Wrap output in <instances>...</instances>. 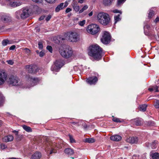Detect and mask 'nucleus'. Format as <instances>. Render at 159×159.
I'll return each instance as SVG.
<instances>
[{
  "label": "nucleus",
  "instance_id": "obj_7",
  "mask_svg": "<svg viewBox=\"0 0 159 159\" xmlns=\"http://www.w3.org/2000/svg\"><path fill=\"white\" fill-rule=\"evenodd\" d=\"M9 82L13 86L20 85L22 83L20 82L19 79L16 76L11 75L9 79Z\"/></svg>",
  "mask_w": 159,
  "mask_h": 159
},
{
  "label": "nucleus",
  "instance_id": "obj_11",
  "mask_svg": "<svg viewBox=\"0 0 159 159\" xmlns=\"http://www.w3.org/2000/svg\"><path fill=\"white\" fill-rule=\"evenodd\" d=\"M7 75L4 72L0 71V85L2 84L6 80Z\"/></svg>",
  "mask_w": 159,
  "mask_h": 159
},
{
  "label": "nucleus",
  "instance_id": "obj_3",
  "mask_svg": "<svg viewBox=\"0 0 159 159\" xmlns=\"http://www.w3.org/2000/svg\"><path fill=\"white\" fill-rule=\"evenodd\" d=\"M59 52L61 55L65 58H69L73 55L71 48L67 46H65L62 49H60Z\"/></svg>",
  "mask_w": 159,
  "mask_h": 159
},
{
  "label": "nucleus",
  "instance_id": "obj_20",
  "mask_svg": "<svg viewBox=\"0 0 159 159\" xmlns=\"http://www.w3.org/2000/svg\"><path fill=\"white\" fill-rule=\"evenodd\" d=\"M3 139L4 142H8L12 141L13 139V137L12 135H9L4 137Z\"/></svg>",
  "mask_w": 159,
  "mask_h": 159
},
{
  "label": "nucleus",
  "instance_id": "obj_58",
  "mask_svg": "<svg viewBox=\"0 0 159 159\" xmlns=\"http://www.w3.org/2000/svg\"><path fill=\"white\" fill-rule=\"evenodd\" d=\"M155 21L156 22H157L159 21V17H157L155 19Z\"/></svg>",
  "mask_w": 159,
  "mask_h": 159
},
{
  "label": "nucleus",
  "instance_id": "obj_46",
  "mask_svg": "<svg viewBox=\"0 0 159 159\" xmlns=\"http://www.w3.org/2000/svg\"><path fill=\"white\" fill-rule=\"evenodd\" d=\"M47 49L50 52H52V47L50 46H48L47 47Z\"/></svg>",
  "mask_w": 159,
  "mask_h": 159
},
{
  "label": "nucleus",
  "instance_id": "obj_37",
  "mask_svg": "<svg viewBox=\"0 0 159 159\" xmlns=\"http://www.w3.org/2000/svg\"><path fill=\"white\" fill-rule=\"evenodd\" d=\"M73 8L76 11H78L79 10V7L76 5L74 4L73 6Z\"/></svg>",
  "mask_w": 159,
  "mask_h": 159
},
{
  "label": "nucleus",
  "instance_id": "obj_38",
  "mask_svg": "<svg viewBox=\"0 0 159 159\" xmlns=\"http://www.w3.org/2000/svg\"><path fill=\"white\" fill-rule=\"evenodd\" d=\"M150 28V25H148V24H147L146 25H145V26H144V33H145V35H148V34L147 33H146L145 32V29L146 28L148 29H149V28Z\"/></svg>",
  "mask_w": 159,
  "mask_h": 159
},
{
  "label": "nucleus",
  "instance_id": "obj_54",
  "mask_svg": "<svg viewBox=\"0 0 159 159\" xmlns=\"http://www.w3.org/2000/svg\"><path fill=\"white\" fill-rule=\"evenodd\" d=\"M61 3L63 4V6H64V8L68 6V3L66 2H65V3Z\"/></svg>",
  "mask_w": 159,
  "mask_h": 159
},
{
  "label": "nucleus",
  "instance_id": "obj_47",
  "mask_svg": "<svg viewBox=\"0 0 159 159\" xmlns=\"http://www.w3.org/2000/svg\"><path fill=\"white\" fill-rule=\"evenodd\" d=\"M24 50L25 53H27L28 55L30 54V51L29 49L25 48Z\"/></svg>",
  "mask_w": 159,
  "mask_h": 159
},
{
  "label": "nucleus",
  "instance_id": "obj_52",
  "mask_svg": "<svg viewBox=\"0 0 159 159\" xmlns=\"http://www.w3.org/2000/svg\"><path fill=\"white\" fill-rule=\"evenodd\" d=\"M15 48L16 46L14 45H13L10 47L9 49L10 50H13L15 49Z\"/></svg>",
  "mask_w": 159,
  "mask_h": 159
},
{
  "label": "nucleus",
  "instance_id": "obj_61",
  "mask_svg": "<svg viewBox=\"0 0 159 159\" xmlns=\"http://www.w3.org/2000/svg\"><path fill=\"white\" fill-rule=\"evenodd\" d=\"M84 0H79L78 2L80 3H82L83 2Z\"/></svg>",
  "mask_w": 159,
  "mask_h": 159
},
{
  "label": "nucleus",
  "instance_id": "obj_60",
  "mask_svg": "<svg viewBox=\"0 0 159 159\" xmlns=\"http://www.w3.org/2000/svg\"><path fill=\"white\" fill-rule=\"evenodd\" d=\"M150 145V144L148 143H145L146 146L148 147H149Z\"/></svg>",
  "mask_w": 159,
  "mask_h": 159
},
{
  "label": "nucleus",
  "instance_id": "obj_56",
  "mask_svg": "<svg viewBox=\"0 0 159 159\" xmlns=\"http://www.w3.org/2000/svg\"><path fill=\"white\" fill-rule=\"evenodd\" d=\"M45 17V16H41V17H40L39 18V20H43L44 19Z\"/></svg>",
  "mask_w": 159,
  "mask_h": 159
},
{
  "label": "nucleus",
  "instance_id": "obj_44",
  "mask_svg": "<svg viewBox=\"0 0 159 159\" xmlns=\"http://www.w3.org/2000/svg\"><path fill=\"white\" fill-rule=\"evenodd\" d=\"M47 2L50 3L52 4L54 3L56 0H45Z\"/></svg>",
  "mask_w": 159,
  "mask_h": 159
},
{
  "label": "nucleus",
  "instance_id": "obj_55",
  "mask_svg": "<svg viewBox=\"0 0 159 159\" xmlns=\"http://www.w3.org/2000/svg\"><path fill=\"white\" fill-rule=\"evenodd\" d=\"M71 10V9L70 8H67L66 10V12L67 13L69 12Z\"/></svg>",
  "mask_w": 159,
  "mask_h": 159
},
{
  "label": "nucleus",
  "instance_id": "obj_40",
  "mask_svg": "<svg viewBox=\"0 0 159 159\" xmlns=\"http://www.w3.org/2000/svg\"><path fill=\"white\" fill-rule=\"evenodd\" d=\"M69 137L70 141L71 143H74L75 142V140L73 139L72 135L69 134Z\"/></svg>",
  "mask_w": 159,
  "mask_h": 159
},
{
  "label": "nucleus",
  "instance_id": "obj_63",
  "mask_svg": "<svg viewBox=\"0 0 159 159\" xmlns=\"http://www.w3.org/2000/svg\"><path fill=\"white\" fill-rule=\"evenodd\" d=\"M84 10H83V9L82 8L81 9L80 11H79V13H81Z\"/></svg>",
  "mask_w": 159,
  "mask_h": 159
},
{
  "label": "nucleus",
  "instance_id": "obj_15",
  "mask_svg": "<svg viewBox=\"0 0 159 159\" xmlns=\"http://www.w3.org/2000/svg\"><path fill=\"white\" fill-rule=\"evenodd\" d=\"M132 124L136 126H140L142 124V119L140 118H136L131 120Z\"/></svg>",
  "mask_w": 159,
  "mask_h": 159
},
{
  "label": "nucleus",
  "instance_id": "obj_4",
  "mask_svg": "<svg viewBox=\"0 0 159 159\" xmlns=\"http://www.w3.org/2000/svg\"><path fill=\"white\" fill-rule=\"evenodd\" d=\"M100 28L99 26L96 24H92L88 26L87 31L89 33L94 35L99 32Z\"/></svg>",
  "mask_w": 159,
  "mask_h": 159
},
{
  "label": "nucleus",
  "instance_id": "obj_22",
  "mask_svg": "<svg viewBox=\"0 0 159 159\" xmlns=\"http://www.w3.org/2000/svg\"><path fill=\"white\" fill-rule=\"evenodd\" d=\"M21 4L22 2L18 1L11 2L9 3V5L13 7H16L19 6Z\"/></svg>",
  "mask_w": 159,
  "mask_h": 159
},
{
  "label": "nucleus",
  "instance_id": "obj_16",
  "mask_svg": "<svg viewBox=\"0 0 159 159\" xmlns=\"http://www.w3.org/2000/svg\"><path fill=\"white\" fill-rule=\"evenodd\" d=\"M150 156L151 159H159V153L156 152L154 151L150 152Z\"/></svg>",
  "mask_w": 159,
  "mask_h": 159
},
{
  "label": "nucleus",
  "instance_id": "obj_5",
  "mask_svg": "<svg viewBox=\"0 0 159 159\" xmlns=\"http://www.w3.org/2000/svg\"><path fill=\"white\" fill-rule=\"evenodd\" d=\"M64 65V62L61 60H56L51 68L52 71L58 72L60 68Z\"/></svg>",
  "mask_w": 159,
  "mask_h": 159
},
{
  "label": "nucleus",
  "instance_id": "obj_35",
  "mask_svg": "<svg viewBox=\"0 0 159 159\" xmlns=\"http://www.w3.org/2000/svg\"><path fill=\"white\" fill-rule=\"evenodd\" d=\"M4 100V98L2 94L0 92V106L2 105Z\"/></svg>",
  "mask_w": 159,
  "mask_h": 159
},
{
  "label": "nucleus",
  "instance_id": "obj_19",
  "mask_svg": "<svg viewBox=\"0 0 159 159\" xmlns=\"http://www.w3.org/2000/svg\"><path fill=\"white\" fill-rule=\"evenodd\" d=\"M29 80L31 83L32 86H34L36 85L39 81V80L37 78H33L30 77L29 79Z\"/></svg>",
  "mask_w": 159,
  "mask_h": 159
},
{
  "label": "nucleus",
  "instance_id": "obj_14",
  "mask_svg": "<svg viewBox=\"0 0 159 159\" xmlns=\"http://www.w3.org/2000/svg\"><path fill=\"white\" fill-rule=\"evenodd\" d=\"M29 10L28 9L25 8L23 10H21V18L25 19L28 17L29 14Z\"/></svg>",
  "mask_w": 159,
  "mask_h": 159
},
{
  "label": "nucleus",
  "instance_id": "obj_24",
  "mask_svg": "<svg viewBox=\"0 0 159 159\" xmlns=\"http://www.w3.org/2000/svg\"><path fill=\"white\" fill-rule=\"evenodd\" d=\"M64 8V6L63 4L61 3L59 5H58L55 8V11L56 12H58Z\"/></svg>",
  "mask_w": 159,
  "mask_h": 159
},
{
  "label": "nucleus",
  "instance_id": "obj_1",
  "mask_svg": "<svg viewBox=\"0 0 159 159\" xmlns=\"http://www.w3.org/2000/svg\"><path fill=\"white\" fill-rule=\"evenodd\" d=\"M102 53L101 48L97 44H92L89 48V55L96 60L98 61L101 59Z\"/></svg>",
  "mask_w": 159,
  "mask_h": 159
},
{
  "label": "nucleus",
  "instance_id": "obj_57",
  "mask_svg": "<svg viewBox=\"0 0 159 159\" xmlns=\"http://www.w3.org/2000/svg\"><path fill=\"white\" fill-rule=\"evenodd\" d=\"M88 8V7L87 6L85 5L84 6V7H83L82 9H83V10H85L86 9H87Z\"/></svg>",
  "mask_w": 159,
  "mask_h": 159
},
{
  "label": "nucleus",
  "instance_id": "obj_31",
  "mask_svg": "<svg viewBox=\"0 0 159 159\" xmlns=\"http://www.w3.org/2000/svg\"><path fill=\"white\" fill-rule=\"evenodd\" d=\"M23 128L25 130L28 132H30L31 131V129L29 126L24 125L23 126Z\"/></svg>",
  "mask_w": 159,
  "mask_h": 159
},
{
  "label": "nucleus",
  "instance_id": "obj_39",
  "mask_svg": "<svg viewBox=\"0 0 159 159\" xmlns=\"http://www.w3.org/2000/svg\"><path fill=\"white\" fill-rule=\"evenodd\" d=\"M126 0H117V4L118 6H120L123 4Z\"/></svg>",
  "mask_w": 159,
  "mask_h": 159
},
{
  "label": "nucleus",
  "instance_id": "obj_33",
  "mask_svg": "<svg viewBox=\"0 0 159 159\" xmlns=\"http://www.w3.org/2000/svg\"><path fill=\"white\" fill-rule=\"evenodd\" d=\"M10 41L8 39H4L2 42V44L3 46H6L8 44H10Z\"/></svg>",
  "mask_w": 159,
  "mask_h": 159
},
{
  "label": "nucleus",
  "instance_id": "obj_64",
  "mask_svg": "<svg viewBox=\"0 0 159 159\" xmlns=\"http://www.w3.org/2000/svg\"><path fill=\"white\" fill-rule=\"evenodd\" d=\"M9 159H18V158H17L15 157H11V158H10Z\"/></svg>",
  "mask_w": 159,
  "mask_h": 159
},
{
  "label": "nucleus",
  "instance_id": "obj_36",
  "mask_svg": "<svg viewBox=\"0 0 159 159\" xmlns=\"http://www.w3.org/2000/svg\"><path fill=\"white\" fill-rule=\"evenodd\" d=\"M154 106L156 108H159V100H157L154 103Z\"/></svg>",
  "mask_w": 159,
  "mask_h": 159
},
{
  "label": "nucleus",
  "instance_id": "obj_8",
  "mask_svg": "<svg viewBox=\"0 0 159 159\" xmlns=\"http://www.w3.org/2000/svg\"><path fill=\"white\" fill-rule=\"evenodd\" d=\"M111 39V36L109 33L105 31L103 32L101 41L103 44H107L110 43Z\"/></svg>",
  "mask_w": 159,
  "mask_h": 159
},
{
  "label": "nucleus",
  "instance_id": "obj_45",
  "mask_svg": "<svg viewBox=\"0 0 159 159\" xmlns=\"http://www.w3.org/2000/svg\"><path fill=\"white\" fill-rule=\"evenodd\" d=\"M39 48V49H42L43 48V45L41 42H39L38 43Z\"/></svg>",
  "mask_w": 159,
  "mask_h": 159
},
{
  "label": "nucleus",
  "instance_id": "obj_48",
  "mask_svg": "<svg viewBox=\"0 0 159 159\" xmlns=\"http://www.w3.org/2000/svg\"><path fill=\"white\" fill-rule=\"evenodd\" d=\"M51 17H52V16L51 15H49L46 17V20L47 21H48L50 20V19L51 18Z\"/></svg>",
  "mask_w": 159,
  "mask_h": 159
},
{
  "label": "nucleus",
  "instance_id": "obj_43",
  "mask_svg": "<svg viewBox=\"0 0 159 159\" xmlns=\"http://www.w3.org/2000/svg\"><path fill=\"white\" fill-rule=\"evenodd\" d=\"M85 23V20H83L79 22V24L81 26H83L84 25Z\"/></svg>",
  "mask_w": 159,
  "mask_h": 159
},
{
  "label": "nucleus",
  "instance_id": "obj_42",
  "mask_svg": "<svg viewBox=\"0 0 159 159\" xmlns=\"http://www.w3.org/2000/svg\"><path fill=\"white\" fill-rule=\"evenodd\" d=\"M113 118L112 119V120L114 122H117V123L121 122V121L120 120V119H119L118 118H117L116 117H113Z\"/></svg>",
  "mask_w": 159,
  "mask_h": 159
},
{
  "label": "nucleus",
  "instance_id": "obj_34",
  "mask_svg": "<svg viewBox=\"0 0 159 159\" xmlns=\"http://www.w3.org/2000/svg\"><path fill=\"white\" fill-rule=\"evenodd\" d=\"M148 17L149 18H151L152 16L154 15V11L150 9L149 10Z\"/></svg>",
  "mask_w": 159,
  "mask_h": 159
},
{
  "label": "nucleus",
  "instance_id": "obj_13",
  "mask_svg": "<svg viewBox=\"0 0 159 159\" xmlns=\"http://www.w3.org/2000/svg\"><path fill=\"white\" fill-rule=\"evenodd\" d=\"M98 80V79L96 76L91 77L88 78L86 81L90 84H95Z\"/></svg>",
  "mask_w": 159,
  "mask_h": 159
},
{
  "label": "nucleus",
  "instance_id": "obj_59",
  "mask_svg": "<svg viewBox=\"0 0 159 159\" xmlns=\"http://www.w3.org/2000/svg\"><path fill=\"white\" fill-rule=\"evenodd\" d=\"M13 132L15 133V134L16 135H17L18 134V131H16V130H14L13 131Z\"/></svg>",
  "mask_w": 159,
  "mask_h": 159
},
{
  "label": "nucleus",
  "instance_id": "obj_27",
  "mask_svg": "<svg viewBox=\"0 0 159 159\" xmlns=\"http://www.w3.org/2000/svg\"><path fill=\"white\" fill-rule=\"evenodd\" d=\"M158 87L157 86L152 87L151 88H149L148 90L151 92L154 91L155 92H158Z\"/></svg>",
  "mask_w": 159,
  "mask_h": 159
},
{
  "label": "nucleus",
  "instance_id": "obj_17",
  "mask_svg": "<svg viewBox=\"0 0 159 159\" xmlns=\"http://www.w3.org/2000/svg\"><path fill=\"white\" fill-rule=\"evenodd\" d=\"M1 20L4 23H7L11 21V18L8 15H4L1 17Z\"/></svg>",
  "mask_w": 159,
  "mask_h": 159
},
{
  "label": "nucleus",
  "instance_id": "obj_50",
  "mask_svg": "<svg viewBox=\"0 0 159 159\" xmlns=\"http://www.w3.org/2000/svg\"><path fill=\"white\" fill-rule=\"evenodd\" d=\"M7 63L10 65H12L13 64L14 62L13 61L11 60H9L7 61Z\"/></svg>",
  "mask_w": 159,
  "mask_h": 159
},
{
  "label": "nucleus",
  "instance_id": "obj_9",
  "mask_svg": "<svg viewBox=\"0 0 159 159\" xmlns=\"http://www.w3.org/2000/svg\"><path fill=\"white\" fill-rule=\"evenodd\" d=\"M68 39L71 42H77L78 40V34L75 32H70L68 33Z\"/></svg>",
  "mask_w": 159,
  "mask_h": 159
},
{
  "label": "nucleus",
  "instance_id": "obj_23",
  "mask_svg": "<svg viewBox=\"0 0 159 159\" xmlns=\"http://www.w3.org/2000/svg\"><path fill=\"white\" fill-rule=\"evenodd\" d=\"M65 152L66 153L70 155L73 154L74 152L73 149L70 148H67L65 150Z\"/></svg>",
  "mask_w": 159,
  "mask_h": 159
},
{
  "label": "nucleus",
  "instance_id": "obj_41",
  "mask_svg": "<svg viewBox=\"0 0 159 159\" xmlns=\"http://www.w3.org/2000/svg\"><path fill=\"white\" fill-rule=\"evenodd\" d=\"M0 146L1 148L2 149H4L7 148V146L3 143H1Z\"/></svg>",
  "mask_w": 159,
  "mask_h": 159
},
{
  "label": "nucleus",
  "instance_id": "obj_28",
  "mask_svg": "<svg viewBox=\"0 0 159 159\" xmlns=\"http://www.w3.org/2000/svg\"><path fill=\"white\" fill-rule=\"evenodd\" d=\"M150 145L152 149H155L157 146V142L156 141H155L151 144Z\"/></svg>",
  "mask_w": 159,
  "mask_h": 159
},
{
  "label": "nucleus",
  "instance_id": "obj_49",
  "mask_svg": "<svg viewBox=\"0 0 159 159\" xmlns=\"http://www.w3.org/2000/svg\"><path fill=\"white\" fill-rule=\"evenodd\" d=\"M44 53L42 51L39 53V56L41 57H43L44 56Z\"/></svg>",
  "mask_w": 159,
  "mask_h": 159
},
{
  "label": "nucleus",
  "instance_id": "obj_32",
  "mask_svg": "<svg viewBox=\"0 0 159 159\" xmlns=\"http://www.w3.org/2000/svg\"><path fill=\"white\" fill-rule=\"evenodd\" d=\"M16 17L17 18H19L20 17L21 18V10L16 11L15 13Z\"/></svg>",
  "mask_w": 159,
  "mask_h": 159
},
{
  "label": "nucleus",
  "instance_id": "obj_18",
  "mask_svg": "<svg viewBox=\"0 0 159 159\" xmlns=\"http://www.w3.org/2000/svg\"><path fill=\"white\" fill-rule=\"evenodd\" d=\"M41 157V153L39 152H36L32 155L30 159H40Z\"/></svg>",
  "mask_w": 159,
  "mask_h": 159
},
{
  "label": "nucleus",
  "instance_id": "obj_21",
  "mask_svg": "<svg viewBox=\"0 0 159 159\" xmlns=\"http://www.w3.org/2000/svg\"><path fill=\"white\" fill-rule=\"evenodd\" d=\"M110 139L111 140L116 141H118L122 139L121 137L119 135H116L111 136Z\"/></svg>",
  "mask_w": 159,
  "mask_h": 159
},
{
  "label": "nucleus",
  "instance_id": "obj_25",
  "mask_svg": "<svg viewBox=\"0 0 159 159\" xmlns=\"http://www.w3.org/2000/svg\"><path fill=\"white\" fill-rule=\"evenodd\" d=\"M113 0H103V3L105 6H109L111 5Z\"/></svg>",
  "mask_w": 159,
  "mask_h": 159
},
{
  "label": "nucleus",
  "instance_id": "obj_30",
  "mask_svg": "<svg viewBox=\"0 0 159 159\" xmlns=\"http://www.w3.org/2000/svg\"><path fill=\"white\" fill-rule=\"evenodd\" d=\"M147 105L145 104L140 105L139 106L140 110L141 111H145L146 110Z\"/></svg>",
  "mask_w": 159,
  "mask_h": 159
},
{
  "label": "nucleus",
  "instance_id": "obj_2",
  "mask_svg": "<svg viewBox=\"0 0 159 159\" xmlns=\"http://www.w3.org/2000/svg\"><path fill=\"white\" fill-rule=\"evenodd\" d=\"M97 19L99 22L103 25H108L111 21L109 15L103 12H100L98 14Z\"/></svg>",
  "mask_w": 159,
  "mask_h": 159
},
{
  "label": "nucleus",
  "instance_id": "obj_51",
  "mask_svg": "<svg viewBox=\"0 0 159 159\" xmlns=\"http://www.w3.org/2000/svg\"><path fill=\"white\" fill-rule=\"evenodd\" d=\"M112 11V12H113L114 13H120V14H121V13L120 12V11H119V10H117V9L113 10Z\"/></svg>",
  "mask_w": 159,
  "mask_h": 159
},
{
  "label": "nucleus",
  "instance_id": "obj_62",
  "mask_svg": "<svg viewBox=\"0 0 159 159\" xmlns=\"http://www.w3.org/2000/svg\"><path fill=\"white\" fill-rule=\"evenodd\" d=\"M92 15H93V12L92 11L90 12V13H89V15L90 16H91Z\"/></svg>",
  "mask_w": 159,
  "mask_h": 159
},
{
  "label": "nucleus",
  "instance_id": "obj_12",
  "mask_svg": "<svg viewBox=\"0 0 159 159\" xmlns=\"http://www.w3.org/2000/svg\"><path fill=\"white\" fill-rule=\"evenodd\" d=\"M126 141L130 143H136L138 141V139L136 137H129L126 139Z\"/></svg>",
  "mask_w": 159,
  "mask_h": 159
},
{
  "label": "nucleus",
  "instance_id": "obj_53",
  "mask_svg": "<svg viewBox=\"0 0 159 159\" xmlns=\"http://www.w3.org/2000/svg\"><path fill=\"white\" fill-rule=\"evenodd\" d=\"M32 1H33L34 2H35L36 3H41L42 1V0H32Z\"/></svg>",
  "mask_w": 159,
  "mask_h": 159
},
{
  "label": "nucleus",
  "instance_id": "obj_26",
  "mask_svg": "<svg viewBox=\"0 0 159 159\" xmlns=\"http://www.w3.org/2000/svg\"><path fill=\"white\" fill-rule=\"evenodd\" d=\"M120 14H119L116 16H115L114 17L115 22L114 23L116 24L117 22L121 20Z\"/></svg>",
  "mask_w": 159,
  "mask_h": 159
},
{
  "label": "nucleus",
  "instance_id": "obj_29",
  "mask_svg": "<svg viewBox=\"0 0 159 159\" xmlns=\"http://www.w3.org/2000/svg\"><path fill=\"white\" fill-rule=\"evenodd\" d=\"M85 142L88 143H93L95 142V139L93 138H86L84 140Z\"/></svg>",
  "mask_w": 159,
  "mask_h": 159
},
{
  "label": "nucleus",
  "instance_id": "obj_6",
  "mask_svg": "<svg viewBox=\"0 0 159 159\" xmlns=\"http://www.w3.org/2000/svg\"><path fill=\"white\" fill-rule=\"evenodd\" d=\"M62 145L54 143L51 145L49 146V150L47 152L48 154H51L53 153H55L57 152L56 151L57 148L60 149Z\"/></svg>",
  "mask_w": 159,
  "mask_h": 159
},
{
  "label": "nucleus",
  "instance_id": "obj_10",
  "mask_svg": "<svg viewBox=\"0 0 159 159\" xmlns=\"http://www.w3.org/2000/svg\"><path fill=\"white\" fill-rule=\"evenodd\" d=\"M25 68L28 70L29 73H35L36 72L37 67L35 65H30L26 66Z\"/></svg>",
  "mask_w": 159,
  "mask_h": 159
}]
</instances>
